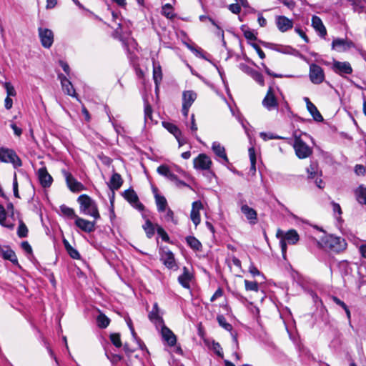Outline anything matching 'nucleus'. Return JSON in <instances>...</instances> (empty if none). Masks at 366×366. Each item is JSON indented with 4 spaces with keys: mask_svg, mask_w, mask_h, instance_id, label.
Listing matches in <instances>:
<instances>
[{
    "mask_svg": "<svg viewBox=\"0 0 366 366\" xmlns=\"http://www.w3.org/2000/svg\"><path fill=\"white\" fill-rule=\"evenodd\" d=\"M316 242L319 247L335 253H340L347 248L345 239L332 234L325 235L321 241H316Z\"/></svg>",
    "mask_w": 366,
    "mask_h": 366,
    "instance_id": "obj_1",
    "label": "nucleus"
},
{
    "mask_svg": "<svg viewBox=\"0 0 366 366\" xmlns=\"http://www.w3.org/2000/svg\"><path fill=\"white\" fill-rule=\"evenodd\" d=\"M77 202L79 204V209L81 213L92 216L95 220L100 218L97 205L90 197L81 194L78 197Z\"/></svg>",
    "mask_w": 366,
    "mask_h": 366,
    "instance_id": "obj_2",
    "label": "nucleus"
},
{
    "mask_svg": "<svg viewBox=\"0 0 366 366\" xmlns=\"http://www.w3.org/2000/svg\"><path fill=\"white\" fill-rule=\"evenodd\" d=\"M276 236L277 238L280 239V247L284 256L287 252V243L295 244L300 239L299 234L295 229H290L287 232H284L279 229Z\"/></svg>",
    "mask_w": 366,
    "mask_h": 366,
    "instance_id": "obj_3",
    "label": "nucleus"
},
{
    "mask_svg": "<svg viewBox=\"0 0 366 366\" xmlns=\"http://www.w3.org/2000/svg\"><path fill=\"white\" fill-rule=\"evenodd\" d=\"M302 135H297L294 133V142L292 144L295 154L299 159H306L312 154L313 150L301 137Z\"/></svg>",
    "mask_w": 366,
    "mask_h": 366,
    "instance_id": "obj_4",
    "label": "nucleus"
},
{
    "mask_svg": "<svg viewBox=\"0 0 366 366\" xmlns=\"http://www.w3.org/2000/svg\"><path fill=\"white\" fill-rule=\"evenodd\" d=\"M0 162L11 164L14 168L21 167L22 162L16 152L9 148L0 147Z\"/></svg>",
    "mask_w": 366,
    "mask_h": 366,
    "instance_id": "obj_5",
    "label": "nucleus"
},
{
    "mask_svg": "<svg viewBox=\"0 0 366 366\" xmlns=\"http://www.w3.org/2000/svg\"><path fill=\"white\" fill-rule=\"evenodd\" d=\"M309 77L310 81L315 84L322 83L325 79L323 69L316 64H311L310 65Z\"/></svg>",
    "mask_w": 366,
    "mask_h": 366,
    "instance_id": "obj_6",
    "label": "nucleus"
},
{
    "mask_svg": "<svg viewBox=\"0 0 366 366\" xmlns=\"http://www.w3.org/2000/svg\"><path fill=\"white\" fill-rule=\"evenodd\" d=\"M197 94L192 90L184 91L182 93V114L187 117L189 109L197 99Z\"/></svg>",
    "mask_w": 366,
    "mask_h": 366,
    "instance_id": "obj_7",
    "label": "nucleus"
},
{
    "mask_svg": "<svg viewBox=\"0 0 366 366\" xmlns=\"http://www.w3.org/2000/svg\"><path fill=\"white\" fill-rule=\"evenodd\" d=\"M262 103L263 107L268 111H272L278 108L279 103L275 97L274 90L272 86H269L267 92Z\"/></svg>",
    "mask_w": 366,
    "mask_h": 366,
    "instance_id": "obj_8",
    "label": "nucleus"
},
{
    "mask_svg": "<svg viewBox=\"0 0 366 366\" xmlns=\"http://www.w3.org/2000/svg\"><path fill=\"white\" fill-rule=\"evenodd\" d=\"M61 173L65 177L67 186L71 191L79 192L85 189L84 186L81 182H78L69 172L66 169H62Z\"/></svg>",
    "mask_w": 366,
    "mask_h": 366,
    "instance_id": "obj_9",
    "label": "nucleus"
},
{
    "mask_svg": "<svg viewBox=\"0 0 366 366\" xmlns=\"http://www.w3.org/2000/svg\"><path fill=\"white\" fill-rule=\"evenodd\" d=\"M194 167L197 170H209L211 168L212 162L209 157L205 154H199L193 160Z\"/></svg>",
    "mask_w": 366,
    "mask_h": 366,
    "instance_id": "obj_10",
    "label": "nucleus"
},
{
    "mask_svg": "<svg viewBox=\"0 0 366 366\" xmlns=\"http://www.w3.org/2000/svg\"><path fill=\"white\" fill-rule=\"evenodd\" d=\"M332 69L335 73L342 76L345 74H351L353 71L351 64L348 61H339L337 60L333 61Z\"/></svg>",
    "mask_w": 366,
    "mask_h": 366,
    "instance_id": "obj_11",
    "label": "nucleus"
},
{
    "mask_svg": "<svg viewBox=\"0 0 366 366\" xmlns=\"http://www.w3.org/2000/svg\"><path fill=\"white\" fill-rule=\"evenodd\" d=\"M38 31L41 45L44 48H50L54 42L53 31L49 29L41 27L38 29Z\"/></svg>",
    "mask_w": 366,
    "mask_h": 366,
    "instance_id": "obj_12",
    "label": "nucleus"
},
{
    "mask_svg": "<svg viewBox=\"0 0 366 366\" xmlns=\"http://www.w3.org/2000/svg\"><path fill=\"white\" fill-rule=\"evenodd\" d=\"M123 197L137 209L139 211L144 210V207L139 202V197L134 189H129L127 190H125L123 193Z\"/></svg>",
    "mask_w": 366,
    "mask_h": 366,
    "instance_id": "obj_13",
    "label": "nucleus"
},
{
    "mask_svg": "<svg viewBox=\"0 0 366 366\" xmlns=\"http://www.w3.org/2000/svg\"><path fill=\"white\" fill-rule=\"evenodd\" d=\"M354 46V43L348 39L337 38L332 42V49L339 52L345 51Z\"/></svg>",
    "mask_w": 366,
    "mask_h": 366,
    "instance_id": "obj_14",
    "label": "nucleus"
},
{
    "mask_svg": "<svg viewBox=\"0 0 366 366\" xmlns=\"http://www.w3.org/2000/svg\"><path fill=\"white\" fill-rule=\"evenodd\" d=\"M240 209L242 214L246 217L247 219L252 224H254L257 222V213L252 207H249L247 204H244L243 201L239 203Z\"/></svg>",
    "mask_w": 366,
    "mask_h": 366,
    "instance_id": "obj_15",
    "label": "nucleus"
},
{
    "mask_svg": "<svg viewBox=\"0 0 366 366\" xmlns=\"http://www.w3.org/2000/svg\"><path fill=\"white\" fill-rule=\"evenodd\" d=\"M160 259L168 269H177V264L175 262L174 254L170 250H163L161 253Z\"/></svg>",
    "mask_w": 366,
    "mask_h": 366,
    "instance_id": "obj_16",
    "label": "nucleus"
},
{
    "mask_svg": "<svg viewBox=\"0 0 366 366\" xmlns=\"http://www.w3.org/2000/svg\"><path fill=\"white\" fill-rule=\"evenodd\" d=\"M37 176L41 185L43 187H49L53 182L52 177L49 174L46 167L38 169Z\"/></svg>",
    "mask_w": 366,
    "mask_h": 366,
    "instance_id": "obj_17",
    "label": "nucleus"
},
{
    "mask_svg": "<svg viewBox=\"0 0 366 366\" xmlns=\"http://www.w3.org/2000/svg\"><path fill=\"white\" fill-rule=\"evenodd\" d=\"M95 220L93 222L78 217L75 220V225L82 231L90 233L95 230Z\"/></svg>",
    "mask_w": 366,
    "mask_h": 366,
    "instance_id": "obj_18",
    "label": "nucleus"
},
{
    "mask_svg": "<svg viewBox=\"0 0 366 366\" xmlns=\"http://www.w3.org/2000/svg\"><path fill=\"white\" fill-rule=\"evenodd\" d=\"M278 29L282 32L287 31L293 27L292 20L285 16H277L275 19Z\"/></svg>",
    "mask_w": 366,
    "mask_h": 366,
    "instance_id": "obj_19",
    "label": "nucleus"
},
{
    "mask_svg": "<svg viewBox=\"0 0 366 366\" xmlns=\"http://www.w3.org/2000/svg\"><path fill=\"white\" fill-rule=\"evenodd\" d=\"M217 320L219 325L223 327L224 330L231 332V335L232 337L233 342L235 345L237 349L239 348V342L237 340V332H232V326L231 324L228 323L226 320V318L222 315H219L217 317Z\"/></svg>",
    "mask_w": 366,
    "mask_h": 366,
    "instance_id": "obj_20",
    "label": "nucleus"
},
{
    "mask_svg": "<svg viewBox=\"0 0 366 366\" xmlns=\"http://www.w3.org/2000/svg\"><path fill=\"white\" fill-rule=\"evenodd\" d=\"M59 78L61 81V84L63 89V91L67 94L72 97H75L78 99L77 94L71 84V82L63 74H59Z\"/></svg>",
    "mask_w": 366,
    "mask_h": 366,
    "instance_id": "obj_21",
    "label": "nucleus"
},
{
    "mask_svg": "<svg viewBox=\"0 0 366 366\" xmlns=\"http://www.w3.org/2000/svg\"><path fill=\"white\" fill-rule=\"evenodd\" d=\"M203 208L201 201H195L192 203V208L190 214V218L192 222L197 226L200 223L199 211Z\"/></svg>",
    "mask_w": 366,
    "mask_h": 366,
    "instance_id": "obj_22",
    "label": "nucleus"
},
{
    "mask_svg": "<svg viewBox=\"0 0 366 366\" xmlns=\"http://www.w3.org/2000/svg\"><path fill=\"white\" fill-rule=\"evenodd\" d=\"M160 327H162L161 334L163 340L167 342L169 346H174L177 342V337L164 324Z\"/></svg>",
    "mask_w": 366,
    "mask_h": 366,
    "instance_id": "obj_23",
    "label": "nucleus"
},
{
    "mask_svg": "<svg viewBox=\"0 0 366 366\" xmlns=\"http://www.w3.org/2000/svg\"><path fill=\"white\" fill-rule=\"evenodd\" d=\"M312 26L319 34V35L325 38L327 35V29L323 24L321 19L317 16H312Z\"/></svg>",
    "mask_w": 366,
    "mask_h": 366,
    "instance_id": "obj_24",
    "label": "nucleus"
},
{
    "mask_svg": "<svg viewBox=\"0 0 366 366\" xmlns=\"http://www.w3.org/2000/svg\"><path fill=\"white\" fill-rule=\"evenodd\" d=\"M192 279V274L189 272L187 267H183V273L178 277L179 283L184 288L190 287V282Z\"/></svg>",
    "mask_w": 366,
    "mask_h": 366,
    "instance_id": "obj_25",
    "label": "nucleus"
},
{
    "mask_svg": "<svg viewBox=\"0 0 366 366\" xmlns=\"http://www.w3.org/2000/svg\"><path fill=\"white\" fill-rule=\"evenodd\" d=\"M0 254L6 260L11 261L14 264H18V259L15 252L9 247L3 248L0 246Z\"/></svg>",
    "mask_w": 366,
    "mask_h": 366,
    "instance_id": "obj_26",
    "label": "nucleus"
},
{
    "mask_svg": "<svg viewBox=\"0 0 366 366\" xmlns=\"http://www.w3.org/2000/svg\"><path fill=\"white\" fill-rule=\"evenodd\" d=\"M123 184V179L121 175L118 173L114 172L111 177L108 186L112 191L118 190Z\"/></svg>",
    "mask_w": 366,
    "mask_h": 366,
    "instance_id": "obj_27",
    "label": "nucleus"
},
{
    "mask_svg": "<svg viewBox=\"0 0 366 366\" xmlns=\"http://www.w3.org/2000/svg\"><path fill=\"white\" fill-rule=\"evenodd\" d=\"M212 149L218 157L222 159L225 162H228L229 160L225 149L219 142H214L212 145Z\"/></svg>",
    "mask_w": 366,
    "mask_h": 366,
    "instance_id": "obj_28",
    "label": "nucleus"
},
{
    "mask_svg": "<svg viewBox=\"0 0 366 366\" xmlns=\"http://www.w3.org/2000/svg\"><path fill=\"white\" fill-rule=\"evenodd\" d=\"M308 174V179H315L322 175L321 171L319 169L317 162H312L306 169Z\"/></svg>",
    "mask_w": 366,
    "mask_h": 366,
    "instance_id": "obj_29",
    "label": "nucleus"
},
{
    "mask_svg": "<svg viewBox=\"0 0 366 366\" xmlns=\"http://www.w3.org/2000/svg\"><path fill=\"white\" fill-rule=\"evenodd\" d=\"M157 172L165 177H167L170 181L177 180V175L172 173L167 165L162 164L158 167L157 169Z\"/></svg>",
    "mask_w": 366,
    "mask_h": 366,
    "instance_id": "obj_30",
    "label": "nucleus"
},
{
    "mask_svg": "<svg viewBox=\"0 0 366 366\" xmlns=\"http://www.w3.org/2000/svg\"><path fill=\"white\" fill-rule=\"evenodd\" d=\"M153 79L156 85V89H158L159 85L162 80V68L159 64H153Z\"/></svg>",
    "mask_w": 366,
    "mask_h": 366,
    "instance_id": "obj_31",
    "label": "nucleus"
},
{
    "mask_svg": "<svg viewBox=\"0 0 366 366\" xmlns=\"http://www.w3.org/2000/svg\"><path fill=\"white\" fill-rule=\"evenodd\" d=\"M155 202L157 204V211L159 212H164L167 207V201L164 196L157 193L154 194Z\"/></svg>",
    "mask_w": 366,
    "mask_h": 366,
    "instance_id": "obj_32",
    "label": "nucleus"
},
{
    "mask_svg": "<svg viewBox=\"0 0 366 366\" xmlns=\"http://www.w3.org/2000/svg\"><path fill=\"white\" fill-rule=\"evenodd\" d=\"M356 200L361 204L366 205V187L360 185L355 190Z\"/></svg>",
    "mask_w": 366,
    "mask_h": 366,
    "instance_id": "obj_33",
    "label": "nucleus"
},
{
    "mask_svg": "<svg viewBox=\"0 0 366 366\" xmlns=\"http://www.w3.org/2000/svg\"><path fill=\"white\" fill-rule=\"evenodd\" d=\"M0 224L11 230L14 229L15 226L14 223H9L6 221V212L1 204H0Z\"/></svg>",
    "mask_w": 366,
    "mask_h": 366,
    "instance_id": "obj_34",
    "label": "nucleus"
},
{
    "mask_svg": "<svg viewBox=\"0 0 366 366\" xmlns=\"http://www.w3.org/2000/svg\"><path fill=\"white\" fill-rule=\"evenodd\" d=\"M307 110L309 111V112L311 114V115L312 116L313 119L316 122H320L323 121V117L321 115V114L320 113V112L318 111L317 108L310 101H308Z\"/></svg>",
    "mask_w": 366,
    "mask_h": 366,
    "instance_id": "obj_35",
    "label": "nucleus"
},
{
    "mask_svg": "<svg viewBox=\"0 0 366 366\" xmlns=\"http://www.w3.org/2000/svg\"><path fill=\"white\" fill-rule=\"evenodd\" d=\"M59 209L61 212V214L66 218H68L69 219H74L76 220V218L78 217V216L75 214L74 210L67 207L65 204H62L59 207Z\"/></svg>",
    "mask_w": 366,
    "mask_h": 366,
    "instance_id": "obj_36",
    "label": "nucleus"
},
{
    "mask_svg": "<svg viewBox=\"0 0 366 366\" xmlns=\"http://www.w3.org/2000/svg\"><path fill=\"white\" fill-rule=\"evenodd\" d=\"M187 244L195 251H200L202 248V243L194 236H188L186 237Z\"/></svg>",
    "mask_w": 366,
    "mask_h": 366,
    "instance_id": "obj_37",
    "label": "nucleus"
},
{
    "mask_svg": "<svg viewBox=\"0 0 366 366\" xmlns=\"http://www.w3.org/2000/svg\"><path fill=\"white\" fill-rule=\"evenodd\" d=\"M199 20L201 21H202V22H204L206 21H209V22H211V24L212 25H214L217 28V31L216 32V34L219 37H221L222 39L224 38V31H223V29L211 17L205 16V15H202V16H199Z\"/></svg>",
    "mask_w": 366,
    "mask_h": 366,
    "instance_id": "obj_38",
    "label": "nucleus"
},
{
    "mask_svg": "<svg viewBox=\"0 0 366 366\" xmlns=\"http://www.w3.org/2000/svg\"><path fill=\"white\" fill-rule=\"evenodd\" d=\"M149 319L157 327L162 326L164 324V320L159 315V312L152 310L149 314Z\"/></svg>",
    "mask_w": 366,
    "mask_h": 366,
    "instance_id": "obj_39",
    "label": "nucleus"
},
{
    "mask_svg": "<svg viewBox=\"0 0 366 366\" xmlns=\"http://www.w3.org/2000/svg\"><path fill=\"white\" fill-rule=\"evenodd\" d=\"M164 127L171 134H172L175 137H178L182 132L178 128V127L170 122H163Z\"/></svg>",
    "mask_w": 366,
    "mask_h": 366,
    "instance_id": "obj_40",
    "label": "nucleus"
},
{
    "mask_svg": "<svg viewBox=\"0 0 366 366\" xmlns=\"http://www.w3.org/2000/svg\"><path fill=\"white\" fill-rule=\"evenodd\" d=\"M29 229L21 219H19V227L17 229V235L20 238H24L28 236Z\"/></svg>",
    "mask_w": 366,
    "mask_h": 366,
    "instance_id": "obj_41",
    "label": "nucleus"
},
{
    "mask_svg": "<svg viewBox=\"0 0 366 366\" xmlns=\"http://www.w3.org/2000/svg\"><path fill=\"white\" fill-rule=\"evenodd\" d=\"M143 229L145 231L148 238H152L154 236L155 233V229L150 220H146L144 224L143 225Z\"/></svg>",
    "mask_w": 366,
    "mask_h": 366,
    "instance_id": "obj_42",
    "label": "nucleus"
},
{
    "mask_svg": "<svg viewBox=\"0 0 366 366\" xmlns=\"http://www.w3.org/2000/svg\"><path fill=\"white\" fill-rule=\"evenodd\" d=\"M97 325L100 328H106L110 323V320L104 314L101 313L97 318Z\"/></svg>",
    "mask_w": 366,
    "mask_h": 366,
    "instance_id": "obj_43",
    "label": "nucleus"
},
{
    "mask_svg": "<svg viewBox=\"0 0 366 366\" xmlns=\"http://www.w3.org/2000/svg\"><path fill=\"white\" fill-rule=\"evenodd\" d=\"M144 121L147 122L149 120L152 121V109L148 101L145 100L144 102Z\"/></svg>",
    "mask_w": 366,
    "mask_h": 366,
    "instance_id": "obj_44",
    "label": "nucleus"
},
{
    "mask_svg": "<svg viewBox=\"0 0 366 366\" xmlns=\"http://www.w3.org/2000/svg\"><path fill=\"white\" fill-rule=\"evenodd\" d=\"M162 14L167 19H172L174 17L173 8L169 4H167L162 6Z\"/></svg>",
    "mask_w": 366,
    "mask_h": 366,
    "instance_id": "obj_45",
    "label": "nucleus"
},
{
    "mask_svg": "<svg viewBox=\"0 0 366 366\" xmlns=\"http://www.w3.org/2000/svg\"><path fill=\"white\" fill-rule=\"evenodd\" d=\"M244 282L245 290L247 291L258 292L259 285L256 281H249L247 280H245Z\"/></svg>",
    "mask_w": 366,
    "mask_h": 366,
    "instance_id": "obj_46",
    "label": "nucleus"
},
{
    "mask_svg": "<svg viewBox=\"0 0 366 366\" xmlns=\"http://www.w3.org/2000/svg\"><path fill=\"white\" fill-rule=\"evenodd\" d=\"M260 137L264 140L267 141L269 139H285L282 137L275 135L271 132H260L259 134Z\"/></svg>",
    "mask_w": 366,
    "mask_h": 366,
    "instance_id": "obj_47",
    "label": "nucleus"
},
{
    "mask_svg": "<svg viewBox=\"0 0 366 366\" xmlns=\"http://www.w3.org/2000/svg\"><path fill=\"white\" fill-rule=\"evenodd\" d=\"M110 340L112 344L119 348L122 346V343L120 338V335L119 333H112L110 335Z\"/></svg>",
    "mask_w": 366,
    "mask_h": 366,
    "instance_id": "obj_48",
    "label": "nucleus"
},
{
    "mask_svg": "<svg viewBox=\"0 0 366 366\" xmlns=\"http://www.w3.org/2000/svg\"><path fill=\"white\" fill-rule=\"evenodd\" d=\"M165 212H166V214L164 217V220L168 222H173L174 224H176L177 223V221L175 220V219H174V215L173 211L170 208L168 207V208H167Z\"/></svg>",
    "mask_w": 366,
    "mask_h": 366,
    "instance_id": "obj_49",
    "label": "nucleus"
},
{
    "mask_svg": "<svg viewBox=\"0 0 366 366\" xmlns=\"http://www.w3.org/2000/svg\"><path fill=\"white\" fill-rule=\"evenodd\" d=\"M251 77L255 80L259 85L264 86V80L262 74L255 70Z\"/></svg>",
    "mask_w": 366,
    "mask_h": 366,
    "instance_id": "obj_50",
    "label": "nucleus"
},
{
    "mask_svg": "<svg viewBox=\"0 0 366 366\" xmlns=\"http://www.w3.org/2000/svg\"><path fill=\"white\" fill-rule=\"evenodd\" d=\"M4 88L6 89L7 97H15L16 92L15 91L14 87L9 82H5Z\"/></svg>",
    "mask_w": 366,
    "mask_h": 366,
    "instance_id": "obj_51",
    "label": "nucleus"
},
{
    "mask_svg": "<svg viewBox=\"0 0 366 366\" xmlns=\"http://www.w3.org/2000/svg\"><path fill=\"white\" fill-rule=\"evenodd\" d=\"M212 349L219 357H223L222 348L218 342H214L212 343Z\"/></svg>",
    "mask_w": 366,
    "mask_h": 366,
    "instance_id": "obj_52",
    "label": "nucleus"
},
{
    "mask_svg": "<svg viewBox=\"0 0 366 366\" xmlns=\"http://www.w3.org/2000/svg\"><path fill=\"white\" fill-rule=\"evenodd\" d=\"M239 69L245 74L249 75L250 76L252 75L254 71H255L249 66L245 64H241L239 65Z\"/></svg>",
    "mask_w": 366,
    "mask_h": 366,
    "instance_id": "obj_53",
    "label": "nucleus"
},
{
    "mask_svg": "<svg viewBox=\"0 0 366 366\" xmlns=\"http://www.w3.org/2000/svg\"><path fill=\"white\" fill-rule=\"evenodd\" d=\"M249 159L251 162L252 167L255 169V164H256V155H255V151L253 147H251L249 149Z\"/></svg>",
    "mask_w": 366,
    "mask_h": 366,
    "instance_id": "obj_54",
    "label": "nucleus"
},
{
    "mask_svg": "<svg viewBox=\"0 0 366 366\" xmlns=\"http://www.w3.org/2000/svg\"><path fill=\"white\" fill-rule=\"evenodd\" d=\"M157 234L162 237V240L164 242H169V237L167 233L164 231V229L162 227H158Z\"/></svg>",
    "mask_w": 366,
    "mask_h": 366,
    "instance_id": "obj_55",
    "label": "nucleus"
},
{
    "mask_svg": "<svg viewBox=\"0 0 366 366\" xmlns=\"http://www.w3.org/2000/svg\"><path fill=\"white\" fill-rule=\"evenodd\" d=\"M281 2L290 10L292 11L296 7V1L295 0H280Z\"/></svg>",
    "mask_w": 366,
    "mask_h": 366,
    "instance_id": "obj_56",
    "label": "nucleus"
},
{
    "mask_svg": "<svg viewBox=\"0 0 366 366\" xmlns=\"http://www.w3.org/2000/svg\"><path fill=\"white\" fill-rule=\"evenodd\" d=\"M229 9L233 14H238L241 11V6L238 3L232 4L229 6Z\"/></svg>",
    "mask_w": 366,
    "mask_h": 366,
    "instance_id": "obj_57",
    "label": "nucleus"
},
{
    "mask_svg": "<svg viewBox=\"0 0 366 366\" xmlns=\"http://www.w3.org/2000/svg\"><path fill=\"white\" fill-rule=\"evenodd\" d=\"M244 36L248 40L254 41V40L256 39L255 34H254L253 31H252L250 29L244 30Z\"/></svg>",
    "mask_w": 366,
    "mask_h": 366,
    "instance_id": "obj_58",
    "label": "nucleus"
},
{
    "mask_svg": "<svg viewBox=\"0 0 366 366\" xmlns=\"http://www.w3.org/2000/svg\"><path fill=\"white\" fill-rule=\"evenodd\" d=\"M67 252L73 259H79L80 258V254L78 251L72 247L67 250Z\"/></svg>",
    "mask_w": 366,
    "mask_h": 366,
    "instance_id": "obj_59",
    "label": "nucleus"
},
{
    "mask_svg": "<svg viewBox=\"0 0 366 366\" xmlns=\"http://www.w3.org/2000/svg\"><path fill=\"white\" fill-rule=\"evenodd\" d=\"M13 190H14V195L16 197L19 198V190H18V182H17V178H16V174H14V179H13Z\"/></svg>",
    "mask_w": 366,
    "mask_h": 366,
    "instance_id": "obj_60",
    "label": "nucleus"
},
{
    "mask_svg": "<svg viewBox=\"0 0 366 366\" xmlns=\"http://www.w3.org/2000/svg\"><path fill=\"white\" fill-rule=\"evenodd\" d=\"M223 295V290L221 287H219L216 292H214V294L212 296L211 299H210V301L211 302H214L215 301L217 298L222 297Z\"/></svg>",
    "mask_w": 366,
    "mask_h": 366,
    "instance_id": "obj_61",
    "label": "nucleus"
},
{
    "mask_svg": "<svg viewBox=\"0 0 366 366\" xmlns=\"http://www.w3.org/2000/svg\"><path fill=\"white\" fill-rule=\"evenodd\" d=\"M331 204L332 206V210H333L334 213L335 214L337 213L338 215L340 216L342 214V209H341L340 205L338 203H336L333 201L331 202Z\"/></svg>",
    "mask_w": 366,
    "mask_h": 366,
    "instance_id": "obj_62",
    "label": "nucleus"
},
{
    "mask_svg": "<svg viewBox=\"0 0 366 366\" xmlns=\"http://www.w3.org/2000/svg\"><path fill=\"white\" fill-rule=\"evenodd\" d=\"M249 272L253 277L261 274L260 272L252 263L250 264L249 267Z\"/></svg>",
    "mask_w": 366,
    "mask_h": 366,
    "instance_id": "obj_63",
    "label": "nucleus"
},
{
    "mask_svg": "<svg viewBox=\"0 0 366 366\" xmlns=\"http://www.w3.org/2000/svg\"><path fill=\"white\" fill-rule=\"evenodd\" d=\"M21 247L27 253H29V254L32 253V248L28 242H26V241L22 242L21 244Z\"/></svg>",
    "mask_w": 366,
    "mask_h": 366,
    "instance_id": "obj_64",
    "label": "nucleus"
}]
</instances>
